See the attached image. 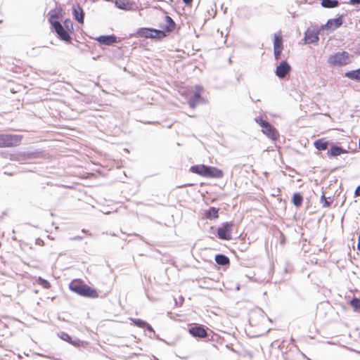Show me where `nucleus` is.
<instances>
[{"label":"nucleus","mask_w":360,"mask_h":360,"mask_svg":"<svg viewBox=\"0 0 360 360\" xmlns=\"http://www.w3.org/2000/svg\"><path fill=\"white\" fill-rule=\"evenodd\" d=\"M39 281H40L41 284L44 288H49L50 287V283L46 280H44V279H42V278H39Z\"/></svg>","instance_id":"obj_33"},{"label":"nucleus","mask_w":360,"mask_h":360,"mask_svg":"<svg viewBox=\"0 0 360 360\" xmlns=\"http://www.w3.org/2000/svg\"><path fill=\"white\" fill-rule=\"evenodd\" d=\"M345 77L353 80L360 81V68L345 72Z\"/></svg>","instance_id":"obj_20"},{"label":"nucleus","mask_w":360,"mask_h":360,"mask_svg":"<svg viewBox=\"0 0 360 360\" xmlns=\"http://www.w3.org/2000/svg\"><path fill=\"white\" fill-rule=\"evenodd\" d=\"M58 337L60 339H62V340H63L70 343L71 345H72L74 346L79 345V342H80L79 340L77 339V340H72L71 337L68 333H66L65 332H63V331L60 332L58 334Z\"/></svg>","instance_id":"obj_17"},{"label":"nucleus","mask_w":360,"mask_h":360,"mask_svg":"<svg viewBox=\"0 0 360 360\" xmlns=\"http://www.w3.org/2000/svg\"><path fill=\"white\" fill-rule=\"evenodd\" d=\"M219 209L218 208H215L214 207H211L209 208V210H207V211H205V216L207 219H217L219 217Z\"/></svg>","instance_id":"obj_18"},{"label":"nucleus","mask_w":360,"mask_h":360,"mask_svg":"<svg viewBox=\"0 0 360 360\" xmlns=\"http://www.w3.org/2000/svg\"><path fill=\"white\" fill-rule=\"evenodd\" d=\"M130 320L138 327L144 328L146 322L139 319H130Z\"/></svg>","instance_id":"obj_28"},{"label":"nucleus","mask_w":360,"mask_h":360,"mask_svg":"<svg viewBox=\"0 0 360 360\" xmlns=\"http://www.w3.org/2000/svg\"><path fill=\"white\" fill-rule=\"evenodd\" d=\"M165 20L167 23V25L165 26V30L167 32L172 31L174 28V26H175V23H174V20L172 19V18H170L168 15H166L165 17Z\"/></svg>","instance_id":"obj_25"},{"label":"nucleus","mask_w":360,"mask_h":360,"mask_svg":"<svg viewBox=\"0 0 360 360\" xmlns=\"http://www.w3.org/2000/svg\"><path fill=\"white\" fill-rule=\"evenodd\" d=\"M314 144L316 149L319 150H325L328 148V141L321 139L316 140Z\"/></svg>","instance_id":"obj_22"},{"label":"nucleus","mask_w":360,"mask_h":360,"mask_svg":"<svg viewBox=\"0 0 360 360\" xmlns=\"http://www.w3.org/2000/svg\"><path fill=\"white\" fill-rule=\"evenodd\" d=\"M320 202L322 204V206L323 207H328L330 206V204L331 202H328L326 198V196L324 195H323L321 197V200H320Z\"/></svg>","instance_id":"obj_31"},{"label":"nucleus","mask_w":360,"mask_h":360,"mask_svg":"<svg viewBox=\"0 0 360 360\" xmlns=\"http://www.w3.org/2000/svg\"><path fill=\"white\" fill-rule=\"evenodd\" d=\"M146 328L148 330H149L150 332H152V333H155L153 328H152V326L148 324L147 322H146V325L145 326V328Z\"/></svg>","instance_id":"obj_34"},{"label":"nucleus","mask_w":360,"mask_h":360,"mask_svg":"<svg viewBox=\"0 0 360 360\" xmlns=\"http://www.w3.org/2000/svg\"><path fill=\"white\" fill-rule=\"evenodd\" d=\"M350 304L354 309H360V300L357 298H353L350 301Z\"/></svg>","instance_id":"obj_29"},{"label":"nucleus","mask_w":360,"mask_h":360,"mask_svg":"<svg viewBox=\"0 0 360 360\" xmlns=\"http://www.w3.org/2000/svg\"><path fill=\"white\" fill-rule=\"evenodd\" d=\"M193 0H183V1L186 4L188 5L192 2Z\"/></svg>","instance_id":"obj_38"},{"label":"nucleus","mask_w":360,"mask_h":360,"mask_svg":"<svg viewBox=\"0 0 360 360\" xmlns=\"http://www.w3.org/2000/svg\"><path fill=\"white\" fill-rule=\"evenodd\" d=\"M347 151L342 148L337 146H333L330 150H328V153L331 156H338L341 154L347 153Z\"/></svg>","instance_id":"obj_19"},{"label":"nucleus","mask_w":360,"mask_h":360,"mask_svg":"<svg viewBox=\"0 0 360 360\" xmlns=\"http://www.w3.org/2000/svg\"><path fill=\"white\" fill-rule=\"evenodd\" d=\"M21 139L20 135L0 134V148L16 146Z\"/></svg>","instance_id":"obj_4"},{"label":"nucleus","mask_w":360,"mask_h":360,"mask_svg":"<svg viewBox=\"0 0 360 360\" xmlns=\"http://www.w3.org/2000/svg\"><path fill=\"white\" fill-rule=\"evenodd\" d=\"M302 200L303 198L300 193H296L293 195L292 201L295 207H300L302 203Z\"/></svg>","instance_id":"obj_26"},{"label":"nucleus","mask_w":360,"mask_h":360,"mask_svg":"<svg viewBox=\"0 0 360 360\" xmlns=\"http://www.w3.org/2000/svg\"><path fill=\"white\" fill-rule=\"evenodd\" d=\"M357 248L359 250L360 249V236L359 237V239H358Z\"/></svg>","instance_id":"obj_39"},{"label":"nucleus","mask_w":360,"mask_h":360,"mask_svg":"<svg viewBox=\"0 0 360 360\" xmlns=\"http://www.w3.org/2000/svg\"><path fill=\"white\" fill-rule=\"evenodd\" d=\"M349 3L352 5H359L360 4V0H349Z\"/></svg>","instance_id":"obj_36"},{"label":"nucleus","mask_w":360,"mask_h":360,"mask_svg":"<svg viewBox=\"0 0 360 360\" xmlns=\"http://www.w3.org/2000/svg\"><path fill=\"white\" fill-rule=\"evenodd\" d=\"M152 32H153V30L150 28H141L137 32V34H139V36H140L141 37L153 39Z\"/></svg>","instance_id":"obj_23"},{"label":"nucleus","mask_w":360,"mask_h":360,"mask_svg":"<svg viewBox=\"0 0 360 360\" xmlns=\"http://www.w3.org/2000/svg\"><path fill=\"white\" fill-rule=\"evenodd\" d=\"M191 171L193 173L209 178H221L224 175L222 170L217 167L206 166L205 165L192 166L191 167Z\"/></svg>","instance_id":"obj_1"},{"label":"nucleus","mask_w":360,"mask_h":360,"mask_svg":"<svg viewBox=\"0 0 360 360\" xmlns=\"http://www.w3.org/2000/svg\"><path fill=\"white\" fill-rule=\"evenodd\" d=\"M153 32H152V36H153V38H156V39H161V38H163L164 37H165V33L164 31L162 30H155V29H152Z\"/></svg>","instance_id":"obj_27"},{"label":"nucleus","mask_w":360,"mask_h":360,"mask_svg":"<svg viewBox=\"0 0 360 360\" xmlns=\"http://www.w3.org/2000/svg\"><path fill=\"white\" fill-rule=\"evenodd\" d=\"M255 121L261 126L262 122H268L266 120H262L261 117H256Z\"/></svg>","instance_id":"obj_35"},{"label":"nucleus","mask_w":360,"mask_h":360,"mask_svg":"<svg viewBox=\"0 0 360 360\" xmlns=\"http://www.w3.org/2000/svg\"><path fill=\"white\" fill-rule=\"evenodd\" d=\"M70 289L72 291L75 292L82 296L92 298L98 297V293L96 290L91 288V287L86 285L82 284L78 281L71 282L70 284Z\"/></svg>","instance_id":"obj_2"},{"label":"nucleus","mask_w":360,"mask_h":360,"mask_svg":"<svg viewBox=\"0 0 360 360\" xmlns=\"http://www.w3.org/2000/svg\"><path fill=\"white\" fill-rule=\"evenodd\" d=\"M115 6L124 11H136L138 8L136 4L130 0H116Z\"/></svg>","instance_id":"obj_8"},{"label":"nucleus","mask_w":360,"mask_h":360,"mask_svg":"<svg viewBox=\"0 0 360 360\" xmlns=\"http://www.w3.org/2000/svg\"><path fill=\"white\" fill-rule=\"evenodd\" d=\"M51 25L60 39L65 41H68L70 39V37L68 31L59 21L51 20Z\"/></svg>","instance_id":"obj_6"},{"label":"nucleus","mask_w":360,"mask_h":360,"mask_svg":"<svg viewBox=\"0 0 360 360\" xmlns=\"http://www.w3.org/2000/svg\"><path fill=\"white\" fill-rule=\"evenodd\" d=\"M188 331L195 338H205L207 337V333L202 326H193L189 328Z\"/></svg>","instance_id":"obj_11"},{"label":"nucleus","mask_w":360,"mask_h":360,"mask_svg":"<svg viewBox=\"0 0 360 360\" xmlns=\"http://www.w3.org/2000/svg\"><path fill=\"white\" fill-rule=\"evenodd\" d=\"M97 41L105 45H111L116 42V37L114 35L100 36L97 38Z\"/></svg>","instance_id":"obj_16"},{"label":"nucleus","mask_w":360,"mask_h":360,"mask_svg":"<svg viewBox=\"0 0 360 360\" xmlns=\"http://www.w3.org/2000/svg\"><path fill=\"white\" fill-rule=\"evenodd\" d=\"M343 23V20H342V16L340 17H338L337 18H334V19H329L326 24L323 27H326V28H329V29H332V30H335L337 28H338L339 27H340Z\"/></svg>","instance_id":"obj_12"},{"label":"nucleus","mask_w":360,"mask_h":360,"mask_svg":"<svg viewBox=\"0 0 360 360\" xmlns=\"http://www.w3.org/2000/svg\"><path fill=\"white\" fill-rule=\"evenodd\" d=\"M274 56L276 59H278L281 53L283 46H282V39L275 35L274 41Z\"/></svg>","instance_id":"obj_13"},{"label":"nucleus","mask_w":360,"mask_h":360,"mask_svg":"<svg viewBox=\"0 0 360 360\" xmlns=\"http://www.w3.org/2000/svg\"><path fill=\"white\" fill-rule=\"evenodd\" d=\"M321 4L326 8H333L339 6L340 2L338 0H321Z\"/></svg>","instance_id":"obj_21"},{"label":"nucleus","mask_w":360,"mask_h":360,"mask_svg":"<svg viewBox=\"0 0 360 360\" xmlns=\"http://www.w3.org/2000/svg\"><path fill=\"white\" fill-rule=\"evenodd\" d=\"M328 63L333 66H342L350 63L349 53L347 51L338 52L330 56Z\"/></svg>","instance_id":"obj_3"},{"label":"nucleus","mask_w":360,"mask_h":360,"mask_svg":"<svg viewBox=\"0 0 360 360\" xmlns=\"http://www.w3.org/2000/svg\"><path fill=\"white\" fill-rule=\"evenodd\" d=\"M261 127H262V132L264 134H266L269 138H270L272 140L277 139L278 136V131L269 122H262Z\"/></svg>","instance_id":"obj_9"},{"label":"nucleus","mask_w":360,"mask_h":360,"mask_svg":"<svg viewBox=\"0 0 360 360\" xmlns=\"http://www.w3.org/2000/svg\"><path fill=\"white\" fill-rule=\"evenodd\" d=\"M359 148H360V138H359Z\"/></svg>","instance_id":"obj_40"},{"label":"nucleus","mask_w":360,"mask_h":360,"mask_svg":"<svg viewBox=\"0 0 360 360\" xmlns=\"http://www.w3.org/2000/svg\"><path fill=\"white\" fill-rule=\"evenodd\" d=\"M354 195L355 196H360V185L356 188Z\"/></svg>","instance_id":"obj_37"},{"label":"nucleus","mask_w":360,"mask_h":360,"mask_svg":"<svg viewBox=\"0 0 360 360\" xmlns=\"http://www.w3.org/2000/svg\"><path fill=\"white\" fill-rule=\"evenodd\" d=\"M304 41L306 44H314L319 41L318 33L314 30H307L305 33Z\"/></svg>","instance_id":"obj_14"},{"label":"nucleus","mask_w":360,"mask_h":360,"mask_svg":"<svg viewBox=\"0 0 360 360\" xmlns=\"http://www.w3.org/2000/svg\"><path fill=\"white\" fill-rule=\"evenodd\" d=\"M72 13L75 17V19L78 21L79 23L84 22V11L81 6H76L72 8Z\"/></svg>","instance_id":"obj_15"},{"label":"nucleus","mask_w":360,"mask_h":360,"mask_svg":"<svg viewBox=\"0 0 360 360\" xmlns=\"http://www.w3.org/2000/svg\"><path fill=\"white\" fill-rule=\"evenodd\" d=\"M49 22H50V23H51V20H57L56 19L59 18V17H58V13H57V12H56V10H52V11H51L49 12Z\"/></svg>","instance_id":"obj_30"},{"label":"nucleus","mask_w":360,"mask_h":360,"mask_svg":"<svg viewBox=\"0 0 360 360\" xmlns=\"http://www.w3.org/2000/svg\"><path fill=\"white\" fill-rule=\"evenodd\" d=\"M202 88L200 86L195 87V91L192 96L188 100V105L191 108H195V106L200 103H204V98L201 97Z\"/></svg>","instance_id":"obj_7"},{"label":"nucleus","mask_w":360,"mask_h":360,"mask_svg":"<svg viewBox=\"0 0 360 360\" xmlns=\"http://www.w3.org/2000/svg\"><path fill=\"white\" fill-rule=\"evenodd\" d=\"M290 65L285 61H282L276 69V75L283 79L284 78L290 71Z\"/></svg>","instance_id":"obj_10"},{"label":"nucleus","mask_w":360,"mask_h":360,"mask_svg":"<svg viewBox=\"0 0 360 360\" xmlns=\"http://www.w3.org/2000/svg\"><path fill=\"white\" fill-rule=\"evenodd\" d=\"M64 26H65V30L67 31H72V30H73L72 22V21L70 20H66L64 22Z\"/></svg>","instance_id":"obj_32"},{"label":"nucleus","mask_w":360,"mask_h":360,"mask_svg":"<svg viewBox=\"0 0 360 360\" xmlns=\"http://www.w3.org/2000/svg\"><path fill=\"white\" fill-rule=\"evenodd\" d=\"M215 261L219 265H226L229 264V259L224 255H217L215 257Z\"/></svg>","instance_id":"obj_24"},{"label":"nucleus","mask_w":360,"mask_h":360,"mask_svg":"<svg viewBox=\"0 0 360 360\" xmlns=\"http://www.w3.org/2000/svg\"><path fill=\"white\" fill-rule=\"evenodd\" d=\"M233 221L224 222L221 226L217 229V236L219 238L225 240H229L231 238V229L233 226Z\"/></svg>","instance_id":"obj_5"}]
</instances>
